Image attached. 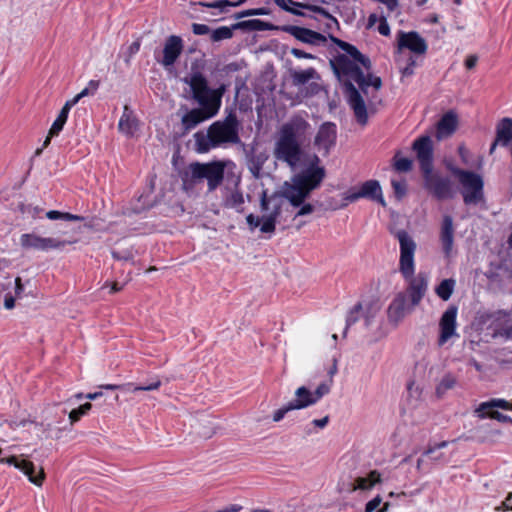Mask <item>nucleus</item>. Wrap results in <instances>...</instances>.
<instances>
[{
    "instance_id": "18",
    "label": "nucleus",
    "mask_w": 512,
    "mask_h": 512,
    "mask_svg": "<svg viewBox=\"0 0 512 512\" xmlns=\"http://www.w3.org/2000/svg\"><path fill=\"white\" fill-rule=\"evenodd\" d=\"M413 149L416 152L422 173L433 169V149L431 138L429 136H421L414 141Z\"/></svg>"
},
{
    "instance_id": "22",
    "label": "nucleus",
    "mask_w": 512,
    "mask_h": 512,
    "mask_svg": "<svg viewBox=\"0 0 512 512\" xmlns=\"http://www.w3.org/2000/svg\"><path fill=\"white\" fill-rule=\"evenodd\" d=\"M440 241L445 255L449 257L452 253L454 244V225L453 219L450 215L443 216L440 229Z\"/></svg>"
},
{
    "instance_id": "5",
    "label": "nucleus",
    "mask_w": 512,
    "mask_h": 512,
    "mask_svg": "<svg viewBox=\"0 0 512 512\" xmlns=\"http://www.w3.org/2000/svg\"><path fill=\"white\" fill-rule=\"evenodd\" d=\"M240 123L235 112L228 113L224 119L213 122L206 133L194 134L195 150L206 153L213 148L240 143Z\"/></svg>"
},
{
    "instance_id": "34",
    "label": "nucleus",
    "mask_w": 512,
    "mask_h": 512,
    "mask_svg": "<svg viewBox=\"0 0 512 512\" xmlns=\"http://www.w3.org/2000/svg\"><path fill=\"white\" fill-rule=\"evenodd\" d=\"M244 204V196L238 189L231 190L226 196L224 205L228 208L240 210Z\"/></svg>"
},
{
    "instance_id": "44",
    "label": "nucleus",
    "mask_w": 512,
    "mask_h": 512,
    "mask_svg": "<svg viewBox=\"0 0 512 512\" xmlns=\"http://www.w3.org/2000/svg\"><path fill=\"white\" fill-rule=\"evenodd\" d=\"M391 184H392V187L394 190V194L398 199H401L403 196H405L406 190H407V185H406L405 180L393 179L391 181Z\"/></svg>"
},
{
    "instance_id": "26",
    "label": "nucleus",
    "mask_w": 512,
    "mask_h": 512,
    "mask_svg": "<svg viewBox=\"0 0 512 512\" xmlns=\"http://www.w3.org/2000/svg\"><path fill=\"white\" fill-rule=\"evenodd\" d=\"M295 398L288 403L293 410H302L316 404L312 391L305 386H300L295 390Z\"/></svg>"
},
{
    "instance_id": "30",
    "label": "nucleus",
    "mask_w": 512,
    "mask_h": 512,
    "mask_svg": "<svg viewBox=\"0 0 512 512\" xmlns=\"http://www.w3.org/2000/svg\"><path fill=\"white\" fill-rule=\"evenodd\" d=\"M381 474L377 470L370 471L366 477H358L355 480L356 486L354 489L368 490L374 485L381 483Z\"/></svg>"
},
{
    "instance_id": "56",
    "label": "nucleus",
    "mask_w": 512,
    "mask_h": 512,
    "mask_svg": "<svg viewBox=\"0 0 512 512\" xmlns=\"http://www.w3.org/2000/svg\"><path fill=\"white\" fill-rule=\"evenodd\" d=\"M283 30V32H302V33H305V32H314L313 30L311 29H308V28H302V27H297V26H283L281 28Z\"/></svg>"
},
{
    "instance_id": "32",
    "label": "nucleus",
    "mask_w": 512,
    "mask_h": 512,
    "mask_svg": "<svg viewBox=\"0 0 512 512\" xmlns=\"http://www.w3.org/2000/svg\"><path fill=\"white\" fill-rule=\"evenodd\" d=\"M455 286L456 281L454 279H444L435 288V293L443 301H448L454 292Z\"/></svg>"
},
{
    "instance_id": "1",
    "label": "nucleus",
    "mask_w": 512,
    "mask_h": 512,
    "mask_svg": "<svg viewBox=\"0 0 512 512\" xmlns=\"http://www.w3.org/2000/svg\"><path fill=\"white\" fill-rule=\"evenodd\" d=\"M330 39L338 45L343 51L334 60H331V66L337 78L345 86V92L348 103L352 108L356 120L361 125H366L368 114L365 102L355 88L354 83L365 92L366 88L372 86L379 90L382 86V80L378 76L371 74L372 64L370 59L363 55L355 46L334 38L329 34Z\"/></svg>"
},
{
    "instance_id": "64",
    "label": "nucleus",
    "mask_w": 512,
    "mask_h": 512,
    "mask_svg": "<svg viewBox=\"0 0 512 512\" xmlns=\"http://www.w3.org/2000/svg\"><path fill=\"white\" fill-rule=\"evenodd\" d=\"M337 373V360L334 358L332 366L328 370V375L330 377V382H332L333 376Z\"/></svg>"
},
{
    "instance_id": "39",
    "label": "nucleus",
    "mask_w": 512,
    "mask_h": 512,
    "mask_svg": "<svg viewBox=\"0 0 512 512\" xmlns=\"http://www.w3.org/2000/svg\"><path fill=\"white\" fill-rule=\"evenodd\" d=\"M99 87V81L97 80H90L88 83V86L85 87L81 92H79L77 95H75L71 100L75 104H77L82 98L94 95Z\"/></svg>"
},
{
    "instance_id": "29",
    "label": "nucleus",
    "mask_w": 512,
    "mask_h": 512,
    "mask_svg": "<svg viewBox=\"0 0 512 512\" xmlns=\"http://www.w3.org/2000/svg\"><path fill=\"white\" fill-rule=\"evenodd\" d=\"M160 386H161V381L160 380H156L153 383H151L149 385H146V386L134 385V384L128 383V384H125V385L105 384V385H101L100 388H103V389H106V390H116V389L122 388V389H124L127 392L135 393V392H138V391H153V390H157V389H159Z\"/></svg>"
},
{
    "instance_id": "60",
    "label": "nucleus",
    "mask_w": 512,
    "mask_h": 512,
    "mask_svg": "<svg viewBox=\"0 0 512 512\" xmlns=\"http://www.w3.org/2000/svg\"><path fill=\"white\" fill-rule=\"evenodd\" d=\"M15 306V298L11 295H7L4 300V307L8 310L13 309Z\"/></svg>"
},
{
    "instance_id": "21",
    "label": "nucleus",
    "mask_w": 512,
    "mask_h": 512,
    "mask_svg": "<svg viewBox=\"0 0 512 512\" xmlns=\"http://www.w3.org/2000/svg\"><path fill=\"white\" fill-rule=\"evenodd\" d=\"M182 49V39L179 36L171 35L167 39L163 49L162 64L166 67L173 65L182 52Z\"/></svg>"
},
{
    "instance_id": "49",
    "label": "nucleus",
    "mask_w": 512,
    "mask_h": 512,
    "mask_svg": "<svg viewBox=\"0 0 512 512\" xmlns=\"http://www.w3.org/2000/svg\"><path fill=\"white\" fill-rule=\"evenodd\" d=\"M76 105L74 102H72V100H68L64 106L62 107L59 115L57 116V118H59L60 120H63L64 122L67 121V118H68V113L70 111V109Z\"/></svg>"
},
{
    "instance_id": "11",
    "label": "nucleus",
    "mask_w": 512,
    "mask_h": 512,
    "mask_svg": "<svg viewBox=\"0 0 512 512\" xmlns=\"http://www.w3.org/2000/svg\"><path fill=\"white\" fill-rule=\"evenodd\" d=\"M424 187L430 191L438 199L452 198L454 189L452 182L447 177H442L430 169L428 172H423Z\"/></svg>"
},
{
    "instance_id": "57",
    "label": "nucleus",
    "mask_w": 512,
    "mask_h": 512,
    "mask_svg": "<svg viewBox=\"0 0 512 512\" xmlns=\"http://www.w3.org/2000/svg\"><path fill=\"white\" fill-rule=\"evenodd\" d=\"M84 414L82 413V411L79 409V407L77 409H73L70 413H69V420L71 422V424L77 422L81 416H83Z\"/></svg>"
},
{
    "instance_id": "40",
    "label": "nucleus",
    "mask_w": 512,
    "mask_h": 512,
    "mask_svg": "<svg viewBox=\"0 0 512 512\" xmlns=\"http://www.w3.org/2000/svg\"><path fill=\"white\" fill-rule=\"evenodd\" d=\"M400 153H396L394 156V168L398 172H408L412 168V161L409 158L399 156Z\"/></svg>"
},
{
    "instance_id": "16",
    "label": "nucleus",
    "mask_w": 512,
    "mask_h": 512,
    "mask_svg": "<svg viewBox=\"0 0 512 512\" xmlns=\"http://www.w3.org/2000/svg\"><path fill=\"white\" fill-rule=\"evenodd\" d=\"M497 408H501L504 410H512V403L504 399H494L488 402L481 403L475 412L480 418L489 417L492 419H496L500 422L510 421V418L498 412L496 410Z\"/></svg>"
},
{
    "instance_id": "27",
    "label": "nucleus",
    "mask_w": 512,
    "mask_h": 512,
    "mask_svg": "<svg viewBox=\"0 0 512 512\" xmlns=\"http://www.w3.org/2000/svg\"><path fill=\"white\" fill-rule=\"evenodd\" d=\"M232 28L247 30L248 32H257L262 30H278L281 27L269 21L251 19L246 21H240L234 24Z\"/></svg>"
},
{
    "instance_id": "24",
    "label": "nucleus",
    "mask_w": 512,
    "mask_h": 512,
    "mask_svg": "<svg viewBox=\"0 0 512 512\" xmlns=\"http://www.w3.org/2000/svg\"><path fill=\"white\" fill-rule=\"evenodd\" d=\"M512 140V119L504 118L496 129V139L490 147V154H493L497 145L507 146Z\"/></svg>"
},
{
    "instance_id": "38",
    "label": "nucleus",
    "mask_w": 512,
    "mask_h": 512,
    "mask_svg": "<svg viewBox=\"0 0 512 512\" xmlns=\"http://www.w3.org/2000/svg\"><path fill=\"white\" fill-rule=\"evenodd\" d=\"M46 217L50 220H65V221H84L85 218L79 215L71 214L68 212H60L57 210H50L46 213Z\"/></svg>"
},
{
    "instance_id": "51",
    "label": "nucleus",
    "mask_w": 512,
    "mask_h": 512,
    "mask_svg": "<svg viewBox=\"0 0 512 512\" xmlns=\"http://www.w3.org/2000/svg\"><path fill=\"white\" fill-rule=\"evenodd\" d=\"M381 503H382V498H381V496L377 495L372 500H370L369 502L366 503L365 512L375 511L380 506Z\"/></svg>"
},
{
    "instance_id": "46",
    "label": "nucleus",
    "mask_w": 512,
    "mask_h": 512,
    "mask_svg": "<svg viewBox=\"0 0 512 512\" xmlns=\"http://www.w3.org/2000/svg\"><path fill=\"white\" fill-rule=\"evenodd\" d=\"M272 2L284 11H288L290 5L302 7L305 9L307 2H294L293 0H272Z\"/></svg>"
},
{
    "instance_id": "36",
    "label": "nucleus",
    "mask_w": 512,
    "mask_h": 512,
    "mask_svg": "<svg viewBox=\"0 0 512 512\" xmlns=\"http://www.w3.org/2000/svg\"><path fill=\"white\" fill-rule=\"evenodd\" d=\"M399 65L400 73L403 77H409L414 73V67L416 65V61L414 56L407 54L404 51V55L402 56V61Z\"/></svg>"
},
{
    "instance_id": "47",
    "label": "nucleus",
    "mask_w": 512,
    "mask_h": 512,
    "mask_svg": "<svg viewBox=\"0 0 512 512\" xmlns=\"http://www.w3.org/2000/svg\"><path fill=\"white\" fill-rule=\"evenodd\" d=\"M330 383H321L317 386L315 391H312L313 397L316 402H318L323 396L327 395L330 392Z\"/></svg>"
},
{
    "instance_id": "14",
    "label": "nucleus",
    "mask_w": 512,
    "mask_h": 512,
    "mask_svg": "<svg viewBox=\"0 0 512 512\" xmlns=\"http://www.w3.org/2000/svg\"><path fill=\"white\" fill-rule=\"evenodd\" d=\"M405 50L423 55L427 50V44L418 34H400L395 55L397 64L401 63Z\"/></svg>"
},
{
    "instance_id": "19",
    "label": "nucleus",
    "mask_w": 512,
    "mask_h": 512,
    "mask_svg": "<svg viewBox=\"0 0 512 512\" xmlns=\"http://www.w3.org/2000/svg\"><path fill=\"white\" fill-rule=\"evenodd\" d=\"M456 316L457 307L455 306H450L443 313L439 322L440 335L438 344L440 346L444 345L450 338L456 335Z\"/></svg>"
},
{
    "instance_id": "33",
    "label": "nucleus",
    "mask_w": 512,
    "mask_h": 512,
    "mask_svg": "<svg viewBox=\"0 0 512 512\" xmlns=\"http://www.w3.org/2000/svg\"><path fill=\"white\" fill-rule=\"evenodd\" d=\"M293 84L296 86L304 85L310 80L318 77V74L314 68H308L301 71H293L291 73Z\"/></svg>"
},
{
    "instance_id": "45",
    "label": "nucleus",
    "mask_w": 512,
    "mask_h": 512,
    "mask_svg": "<svg viewBox=\"0 0 512 512\" xmlns=\"http://www.w3.org/2000/svg\"><path fill=\"white\" fill-rule=\"evenodd\" d=\"M362 310V305L357 304L355 305L351 311L349 312L347 319H346V328L351 326L352 324L356 323L359 319L360 311ZM347 329H345L346 331Z\"/></svg>"
},
{
    "instance_id": "28",
    "label": "nucleus",
    "mask_w": 512,
    "mask_h": 512,
    "mask_svg": "<svg viewBox=\"0 0 512 512\" xmlns=\"http://www.w3.org/2000/svg\"><path fill=\"white\" fill-rule=\"evenodd\" d=\"M245 0H216L213 2H200L199 5L211 10L212 15L227 12L231 7L243 4Z\"/></svg>"
},
{
    "instance_id": "42",
    "label": "nucleus",
    "mask_w": 512,
    "mask_h": 512,
    "mask_svg": "<svg viewBox=\"0 0 512 512\" xmlns=\"http://www.w3.org/2000/svg\"><path fill=\"white\" fill-rule=\"evenodd\" d=\"M302 42L319 45L326 41L324 34H294Z\"/></svg>"
},
{
    "instance_id": "62",
    "label": "nucleus",
    "mask_w": 512,
    "mask_h": 512,
    "mask_svg": "<svg viewBox=\"0 0 512 512\" xmlns=\"http://www.w3.org/2000/svg\"><path fill=\"white\" fill-rule=\"evenodd\" d=\"M22 292H23V285L21 283V278L17 277L15 279V294L17 297H19Z\"/></svg>"
},
{
    "instance_id": "53",
    "label": "nucleus",
    "mask_w": 512,
    "mask_h": 512,
    "mask_svg": "<svg viewBox=\"0 0 512 512\" xmlns=\"http://www.w3.org/2000/svg\"><path fill=\"white\" fill-rule=\"evenodd\" d=\"M447 445H448L447 441L439 442V443L435 444L434 446H429L425 450L424 454L425 455H432L437 449L445 448V447H447Z\"/></svg>"
},
{
    "instance_id": "2",
    "label": "nucleus",
    "mask_w": 512,
    "mask_h": 512,
    "mask_svg": "<svg viewBox=\"0 0 512 512\" xmlns=\"http://www.w3.org/2000/svg\"><path fill=\"white\" fill-rule=\"evenodd\" d=\"M395 237L400 245L399 271L408 283L407 289L396 293L387 308L388 321L398 325L420 304L427 291L428 283L424 274L419 273L414 276V255L417 248L415 241L405 230L397 231Z\"/></svg>"
},
{
    "instance_id": "41",
    "label": "nucleus",
    "mask_w": 512,
    "mask_h": 512,
    "mask_svg": "<svg viewBox=\"0 0 512 512\" xmlns=\"http://www.w3.org/2000/svg\"><path fill=\"white\" fill-rule=\"evenodd\" d=\"M65 123L66 122H64L63 120H60L59 118L55 119V121L53 122V124L48 132L46 139L44 140V143H43L44 148L50 144L51 138L53 136H56L59 134V132L63 129Z\"/></svg>"
},
{
    "instance_id": "54",
    "label": "nucleus",
    "mask_w": 512,
    "mask_h": 512,
    "mask_svg": "<svg viewBox=\"0 0 512 512\" xmlns=\"http://www.w3.org/2000/svg\"><path fill=\"white\" fill-rule=\"evenodd\" d=\"M459 156L464 164L469 163V151L464 145L458 147Z\"/></svg>"
},
{
    "instance_id": "35",
    "label": "nucleus",
    "mask_w": 512,
    "mask_h": 512,
    "mask_svg": "<svg viewBox=\"0 0 512 512\" xmlns=\"http://www.w3.org/2000/svg\"><path fill=\"white\" fill-rule=\"evenodd\" d=\"M376 28L378 32H389V25L386 19L375 13L370 14L368 17L366 29H374Z\"/></svg>"
},
{
    "instance_id": "17",
    "label": "nucleus",
    "mask_w": 512,
    "mask_h": 512,
    "mask_svg": "<svg viewBox=\"0 0 512 512\" xmlns=\"http://www.w3.org/2000/svg\"><path fill=\"white\" fill-rule=\"evenodd\" d=\"M5 463L13 465L15 468L21 470L34 485L38 487L42 486L45 480V472L42 467H39L38 473L35 474L36 467L33 462L27 459H19L16 456L5 458Z\"/></svg>"
},
{
    "instance_id": "61",
    "label": "nucleus",
    "mask_w": 512,
    "mask_h": 512,
    "mask_svg": "<svg viewBox=\"0 0 512 512\" xmlns=\"http://www.w3.org/2000/svg\"><path fill=\"white\" fill-rule=\"evenodd\" d=\"M379 2L385 4L390 11H393L398 6V0H380Z\"/></svg>"
},
{
    "instance_id": "55",
    "label": "nucleus",
    "mask_w": 512,
    "mask_h": 512,
    "mask_svg": "<svg viewBox=\"0 0 512 512\" xmlns=\"http://www.w3.org/2000/svg\"><path fill=\"white\" fill-rule=\"evenodd\" d=\"M497 510L508 511L512 510V493H510L505 500L502 502L501 507L496 508Z\"/></svg>"
},
{
    "instance_id": "8",
    "label": "nucleus",
    "mask_w": 512,
    "mask_h": 512,
    "mask_svg": "<svg viewBox=\"0 0 512 512\" xmlns=\"http://www.w3.org/2000/svg\"><path fill=\"white\" fill-rule=\"evenodd\" d=\"M451 171L463 187L462 195L465 204L476 205L482 201L484 183L480 175L459 168H453Z\"/></svg>"
},
{
    "instance_id": "37",
    "label": "nucleus",
    "mask_w": 512,
    "mask_h": 512,
    "mask_svg": "<svg viewBox=\"0 0 512 512\" xmlns=\"http://www.w3.org/2000/svg\"><path fill=\"white\" fill-rule=\"evenodd\" d=\"M456 383H457V379L454 375H452L450 373L444 375L436 387V394L439 397H441L448 390L454 388Z\"/></svg>"
},
{
    "instance_id": "58",
    "label": "nucleus",
    "mask_w": 512,
    "mask_h": 512,
    "mask_svg": "<svg viewBox=\"0 0 512 512\" xmlns=\"http://www.w3.org/2000/svg\"><path fill=\"white\" fill-rule=\"evenodd\" d=\"M329 422V416H325L321 419H315L312 421V424L317 427V428H320V429H323L324 427H326V425L328 424Z\"/></svg>"
},
{
    "instance_id": "50",
    "label": "nucleus",
    "mask_w": 512,
    "mask_h": 512,
    "mask_svg": "<svg viewBox=\"0 0 512 512\" xmlns=\"http://www.w3.org/2000/svg\"><path fill=\"white\" fill-rule=\"evenodd\" d=\"M270 11L268 8L266 7H262V8H257V9H249V10H246L244 12H242L240 14L241 17H246V16H254V15H266V14H269Z\"/></svg>"
},
{
    "instance_id": "10",
    "label": "nucleus",
    "mask_w": 512,
    "mask_h": 512,
    "mask_svg": "<svg viewBox=\"0 0 512 512\" xmlns=\"http://www.w3.org/2000/svg\"><path fill=\"white\" fill-rule=\"evenodd\" d=\"M74 241L54 237H42L36 233H25L19 238V244L24 250L49 251L60 250Z\"/></svg>"
},
{
    "instance_id": "3",
    "label": "nucleus",
    "mask_w": 512,
    "mask_h": 512,
    "mask_svg": "<svg viewBox=\"0 0 512 512\" xmlns=\"http://www.w3.org/2000/svg\"><path fill=\"white\" fill-rule=\"evenodd\" d=\"M311 134V124L301 115L284 122L274 136L272 154L275 160L296 169L304 156L303 144Z\"/></svg>"
},
{
    "instance_id": "15",
    "label": "nucleus",
    "mask_w": 512,
    "mask_h": 512,
    "mask_svg": "<svg viewBox=\"0 0 512 512\" xmlns=\"http://www.w3.org/2000/svg\"><path fill=\"white\" fill-rule=\"evenodd\" d=\"M200 106L201 108L192 109L182 117L181 122L186 131L193 129L203 121L212 118L220 109L217 107V101L210 105Z\"/></svg>"
},
{
    "instance_id": "31",
    "label": "nucleus",
    "mask_w": 512,
    "mask_h": 512,
    "mask_svg": "<svg viewBox=\"0 0 512 512\" xmlns=\"http://www.w3.org/2000/svg\"><path fill=\"white\" fill-rule=\"evenodd\" d=\"M196 427L197 433L202 438H210L215 433V425L212 416L202 415Z\"/></svg>"
},
{
    "instance_id": "43",
    "label": "nucleus",
    "mask_w": 512,
    "mask_h": 512,
    "mask_svg": "<svg viewBox=\"0 0 512 512\" xmlns=\"http://www.w3.org/2000/svg\"><path fill=\"white\" fill-rule=\"evenodd\" d=\"M378 313H379V308L376 305L371 304L365 308L364 323L367 328H369L370 326L373 325Z\"/></svg>"
},
{
    "instance_id": "9",
    "label": "nucleus",
    "mask_w": 512,
    "mask_h": 512,
    "mask_svg": "<svg viewBox=\"0 0 512 512\" xmlns=\"http://www.w3.org/2000/svg\"><path fill=\"white\" fill-rule=\"evenodd\" d=\"M305 9L313 13L310 17L318 22L320 28L329 31H337L340 29L336 17L339 13V6L329 5L326 0H313L312 3L307 2Z\"/></svg>"
},
{
    "instance_id": "7",
    "label": "nucleus",
    "mask_w": 512,
    "mask_h": 512,
    "mask_svg": "<svg viewBox=\"0 0 512 512\" xmlns=\"http://www.w3.org/2000/svg\"><path fill=\"white\" fill-rule=\"evenodd\" d=\"M261 209L268 212L261 218L249 214L246 217L250 229L260 227V231L265 234H273L276 229V220L281 213V203L278 197L271 196L267 198L265 195L261 199Z\"/></svg>"
},
{
    "instance_id": "12",
    "label": "nucleus",
    "mask_w": 512,
    "mask_h": 512,
    "mask_svg": "<svg viewBox=\"0 0 512 512\" xmlns=\"http://www.w3.org/2000/svg\"><path fill=\"white\" fill-rule=\"evenodd\" d=\"M190 87L194 99L200 105H210L217 101V107L220 108L221 97L215 91H211L207 86L206 79L201 74H194L190 79Z\"/></svg>"
},
{
    "instance_id": "6",
    "label": "nucleus",
    "mask_w": 512,
    "mask_h": 512,
    "mask_svg": "<svg viewBox=\"0 0 512 512\" xmlns=\"http://www.w3.org/2000/svg\"><path fill=\"white\" fill-rule=\"evenodd\" d=\"M225 167L222 161L192 162L181 174L182 187L185 191H189L206 181L208 191L212 192L223 182Z\"/></svg>"
},
{
    "instance_id": "25",
    "label": "nucleus",
    "mask_w": 512,
    "mask_h": 512,
    "mask_svg": "<svg viewBox=\"0 0 512 512\" xmlns=\"http://www.w3.org/2000/svg\"><path fill=\"white\" fill-rule=\"evenodd\" d=\"M362 198H368L378 202L383 207L386 206L385 199L382 194L380 183L377 180H368L359 187Z\"/></svg>"
},
{
    "instance_id": "63",
    "label": "nucleus",
    "mask_w": 512,
    "mask_h": 512,
    "mask_svg": "<svg viewBox=\"0 0 512 512\" xmlns=\"http://www.w3.org/2000/svg\"><path fill=\"white\" fill-rule=\"evenodd\" d=\"M300 9H303V8L290 5L289 10L287 12H290V13H292L294 15H298V16H305L306 14L304 12H302Z\"/></svg>"
},
{
    "instance_id": "52",
    "label": "nucleus",
    "mask_w": 512,
    "mask_h": 512,
    "mask_svg": "<svg viewBox=\"0 0 512 512\" xmlns=\"http://www.w3.org/2000/svg\"><path fill=\"white\" fill-rule=\"evenodd\" d=\"M362 198V196L360 195V191H356V192H353V193H350L348 195L345 196L344 200L346 201L345 203H343L340 208H344L347 206V204L349 202H354L358 199Z\"/></svg>"
},
{
    "instance_id": "59",
    "label": "nucleus",
    "mask_w": 512,
    "mask_h": 512,
    "mask_svg": "<svg viewBox=\"0 0 512 512\" xmlns=\"http://www.w3.org/2000/svg\"><path fill=\"white\" fill-rule=\"evenodd\" d=\"M478 61V57L476 55H470L467 57L465 61V66L467 69H473Z\"/></svg>"
},
{
    "instance_id": "13",
    "label": "nucleus",
    "mask_w": 512,
    "mask_h": 512,
    "mask_svg": "<svg viewBox=\"0 0 512 512\" xmlns=\"http://www.w3.org/2000/svg\"><path fill=\"white\" fill-rule=\"evenodd\" d=\"M336 139V125L332 122H324L317 130L313 145L317 151L322 152V155L327 156L329 155L331 149L335 146Z\"/></svg>"
},
{
    "instance_id": "48",
    "label": "nucleus",
    "mask_w": 512,
    "mask_h": 512,
    "mask_svg": "<svg viewBox=\"0 0 512 512\" xmlns=\"http://www.w3.org/2000/svg\"><path fill=\"white\" fill-rule=\"evenodd\" d=\"M291 411H294L292 409V407L290 406L289 403H286L285 405H283L282 407H280L279 409H277L274 413H273V422H280L287 413L291 412Z\"/></svg>"
},
{
    "instance_id": "4",
    "label": "nucleus",
    "mask_w": 512,
    "mask_h": 512,
    "mask_svg": "<svg viewBox=\"0 0 512 512\" xmlns=\"http://www.w3.org/2000/svg\"><path fill=\"white\" fill-rule=\"evenodd\" d=\"M320 158L313 154L309 156V166L302 172L291 177L290 181L284 182L282 196L293 206L298 208L294 218L310 215L315 207L306 203L312 191L317 189L326 176V170L320 166Z\"/></svg>"
},
{
    "instance_id": "20",
    "label": "nucleus",
    "mask_w": 512,
    "mask_h": 512,
    "mask_svg": "<svg viewBox=\"0 0 512 512\" xmlns=\"http://www.w3.org/2000/svg\"><path fill=\"white\" fill-rule=\"evenodd\" d=\"M118 130L125 136L135 137L139 130V121L128 105L123 108V113L118 123Z\"/></svg>"
},
{
    "instance_id": "23",
    "label": "nucleus",
    "mask_w": 512,
    "mask_h": 512,
    "mask_svg": "<svg viewBox=\"0 0 512 512\" xmlns=\"http://www.w3.org/2000/svg\"><path fill=\"white\" fill-rule=\"evenodd\" d=\"M458 117L454 111H448L439 120L436 129V138L442 140L450 137L457 129Z\"/></svg>"
}]
</instances>
